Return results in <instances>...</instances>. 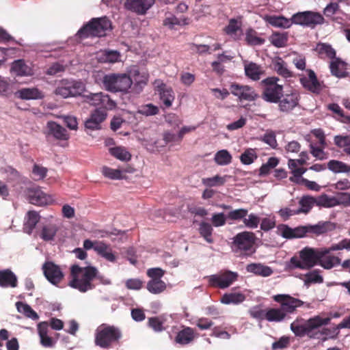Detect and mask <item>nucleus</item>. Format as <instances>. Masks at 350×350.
I'll use <instances>...</instances> for the list:
<instances>
[{
  "label": "nucleus",
  "instance_id": "obj_13",
  "mask_svg": "<svg viewBox=\"0 0 350 350\" xmlns=\"http://www.w3.org/2000/svg\"><path fill=\"white\" fill-rule=\"evenodd\" d=\"M273 299L280 304V308L286 317L294 313L297 308L303 306L304 301L287 294H278L272 297Z\"/></svg>",
  "mask_w": 350,
  "mask_h": 350
},
{
  "label": "nucleus",
  "instance_id": "obj_55",
  "mask_svg": "<svg viewBox=\"0 0 350 350\" xmlns=\"http://www.w3.org/2000/svg\"><path fill=\"white\" fill-rule=\"evenodd\" d=\"M103 174L112 180H120L123 178L122 172L120 170L112 169L105 166L102 168Z\"/></svg>",
  "mask_w": 350,
  "mask_h": 350
},
{
  "label": "nucleus",
  "instance_id": "obj_33",
  "mask_svg": "<svg viewBox=\"0 0 350 350\" xmlns=\"http://www.w3.org/2000/svg\"><path fill=\"white\" fill-rule=\"evenodd\" d=\"M133 83L134 82L136 88L141 90L145 86L148 81V73L145 70H139L138 69L133 70Z\"/></svg>",
  "mask_w": 350,
  "mask_h": 350
},
{
  "label": "nucleus",
  "instance_id": "obj_8",
  "mask_svg": "<svg viewBox=\"0 0 350 350\" xmlns=\"http://www.w3.org/2000/svg\"><path fill=\"white\" fill-rule=\"evenodd\" d=\"M103 83L107 91L127 92L133 84V80L126 74H109L103 77Z\"/></svg>",
  "mask_w": 350,
  "mask_h": 350
},
{
  "label": "nucleus",
  "instance_id": "obj_39",
  "mask_svg": "<svg viewBox=\"0 0 350 350\" xmlns=\"http://www.w3.org/2000/svg\"><path fill=\"white\" fill-rule=\"evenodd\" d=\"M327 168L334 173H349L350 165L338 160H330L327 164Z\"/></svg>",
  "mask_w": 350,
  "mask_h": 350
},
{
  "label": "nucleus",
  "instance_id": "obj_29",
  "mask_svg": "<svg viewBox=\"0 0 350 350\" xmlns=\"http://www.w3.org/2000/svg\"><path fill=\"white\" fill-rule=\"evenodd\" d=\"M95 252L109 262H113L116 260V257L113 253L110 245L103 241L97 243L95 247Z\"/></svg>",
  "mask_w": 350,
  "mask_h": 350
},
{
  "label": "nucleus",
  "instance_id": "obj_51",
  "mask_svg": "<svg viewBox=\"0 0 350 350\" xmlns=\"http://www.w3.org/2000/svg\"><path fill=\"white\" fill-rule=\"evenodd\" d=\"M110 154L116 159L121 161H129L131 158V154L123 147H115L109 149Z\"/></svg>",
  "mask_w": 350,
  "mask_h": 350
},
{
  "label": "nucleus",
  "instance_id": "obj_37",
  "mask_svg": "<svg viewBox=\"0 0 350 350\" xmlns=\"http://www.w3.org/2000/svg\"><path fill=\"white\" fill-rule=\"evenodd\" d=\"M327 109L332 111L333 116L342 122L350 123V116H345L342 109L337 103H329L327 106Z\"/></svg>",
  "mask_w": 350,
  "mask_h": 350
},
{
  "label": "nucleus",
  "instance_id": "obj_62",
  "mask_svg": "<svg viewBox=\"0 0 350 350\" xmlns=\"http://www.w3.org/2000/svg\"><path fill=\"white\" fill-rule=\"evenodd\" d=\"M260 217L255 214L251 213L248 215V218L243 219L244 224L249 228H256L258 227L260 223Z\"/></svg>",
  "mask_w": 350,
  "mask_h": 350
},
{
  "label": "nucleus",
  "instance_id": "obj_7",
  "mask_svg": "<svg viewBox=\"0 0 350 350\" xmlns=\"http://www.w3.org/2000/svg\"><path fill=\"white\" fill-rule=\"evenodd\" d=\"M280 79L278 77H269L261 81V98L269 103H276L284 92V87L278 83Z\"/></svg>",
  "mask_w": 350,
  "mask_h": 350
},
{
  "label": "nucleus",
  "instance_id": "obj_10",
  "mask_svg": "<svg viewBox=\"0 0 350 350\" xmlns=\"http://www.w3.org/2000/svg\"><path fill=\"white\" fill-rule=\"evenodd\" d=\"M300 98L299 92L296 90H291L286 93L283 92L280 100L276 103L278 110L284 114L291 113L299 106Z\"/></svg>",
  "mask_w": 350,
  "mask_h": 350
},
{
  "label": "nucleus",
  "instance_id": "obj_35",
  "mask_svg": "<svg viewBox=\"0 0 350 350\" xmlns=\"http://www.w3.org/2000/svg\"><path fill=\"white\" fill-rule=\"evenodd\" d=\"M40 215L35 211H29L27 212L25 222L24 224L25 232L28 234H31L36 226L40 221Z\"/></svg>",
  "mask_w": 350,
  "mask_h": 350
},
{
  "label": "nucleus",
  "instance_id": "obj_22",
  "mask_svg": "<svg viewBox=\"0 0 350 350\" xmlns=\"http://www.w3.org/2000/svg\"><path fill=\"white\" fill-rule=\"evenodd\" d=\"M156 88L159 94L160 99L165 107H170L174 100V94L172 89L167 87V85L162 82L157 85Z\"/></svg>",
  "mask_w": 350,
  "mask_h": 350
},
{
  "label": "nucleus",
  "instance_id": "obj_19",
  "mask_svg": "<svg viewBox=\"0 0 350 350\" xmlns=\"http://www.w3.org/2000/svg\"><path fill=\"white\" fill-rule=\"evenodd\" d=\"M300 82L305 88L314 94H319L323 89L315 72L312 70H308V77H301Z\"/></svg>",
  "mask_w": 350,
  "mask_h": 350
},
{
  "label": "nucleus",
  "instance_id": "obj_11",
  "mask_svg": "<svg viewBox=\"0 0 350 350\" xmlns=\"http://www.w3.org/2000/svg\"><path fill=\"white\" fill-rule=\"evenodd\" d=\"M83 90L84 85L82 82L63 79L57 85L54 93L62 98H68L80 95Z\"/></svg>",
  "mask_w": 350,
  "mask_h": 350
},
{
  "label": "nucleus",
  "instance_id": "obj_17",
  "mask_svg": "<svg viewBox=\"0 0 350 350\" xmlns=\"http://www.w3.org/2000/svg\"><path fill=\"white\" fill-rule=\"evenodd\" d=\"M154 3V0H126L124 5L129 11L138 15H144Z\"/></svg>",
  "mask_w": 350,
  "mask_h": 350
},
{
  "label": "nucleus",
  "instance_id": "obj_50",
  "mask_svg": "<svg viewBox=\"0 0 350 350\" xmlns=\"http://www.w3.org/2000/svg\"><path fill=\"white\" fill-rule=\"evenodd\" d=\"M57 229L55 225H47L43 226L40 237L45 241H49L54 239Z\"/></svg>",
  "mask_w": 350,
  "mask_h": 350
},
{
  "label": "nucleus",
  "instance_id": "obj_58",
  "mask_svg": "<svg viewBox=\"0 0 350 350\" xmlns=\"http://www.w3.org/2000/svg\"><path fill=\"white\" fill-rule=\"evenodd\" d=\"M103 92L98 93H90L83 96L85 102L93 106H98L100 105V100L102 99Z\"/></svg>",
  "mask_w": 350,
  "mask_h": 350
},
{
  "label": "nucleus",
  "instance_id": "obj_1",
  "mask_svg": "<svg viewBox=\"0 0 350 350\" xmlns=\"http://www.w3.org/2000/svg\"><path fill=\"white\" fill-rule=\"evenodd\" d=\"M336 224L331 221H319L315 225L300 226L295 228L286 224L278 226L280 234L287 239L302 238L306 236H319L335 230Z\"/></svg>",
  "mask_w": 350,
  "mask_h": 350
},
{
  "label": "nucleus",
  "instance_id": "obj_27",
  "mask_svg": "<svg viewBox=\"0 0 350 350\" xmlns=\"http://www.w3.org/2000/svg\"><path fill=\"white\" fill-rule=\"evenodd\" d=\"M273 68L278 75L284 79L293 77V72L288 68L287 64L281 57H277L273 62Z\"/></svg>",
  "mask_w": 350,
  "mask_h": 350
},
{
  "label": "nucleus",
  "instance_id": "obj_2",
  "mask_svg": "<svg viewBox=\"0 0 350 350\" xmlns=\"http://www.w3.org/2000/svg\"><path fill=\"white\" fill-rule=\"evenodd\" d=\"M98 270L94 267H81L73 265L70 267L68 285L81 293H85L94 288L92 282L96 277Z\"/></svg>",
  "mask_w": 350,
  "mask_h": 350
},
{
  "label": "nucleus",
  "instance_id": "obj_31",
  "mask_svg": "<svg viewBox=\"0 0 350 350\" xmlns=\"http://www.w3.org/2000/svg\"><path fill=\"white\" fill-rule=\"evenodd\" d=\"M244 69L245 75L254 81L259 80L264 73L261 66L254 62L245 64Z\"/></svg>",
  "mask_w": 350,
  "mask_h": 350
},
{
  "label": "nucleus",
  "instance_id": "obj_25",
  "mask_svg": "<svg viewBox=\"0 0 350 350\" xmlns=\"http://www.w3.org/2000/svg\"><path fill=\"white\" fill-rule=\"evenodd\" d=\"M265 20L273 27L284 29L289 28L293 24L292 18L288 19L283 16L267 15L265 16Z\"/></svg>",
  "mask_w": 350,
  "mask_h": 350
},
{
  "label": "nucleus",
  "instance_id": "obj_42",
  "mask_svg": "<svg viewBox=\"0 0 350 350\" xmlns=\"http://www.w3.org/2000/svg\"><path fill=\"white\" fill-rule=\"evenodd\" d=\"M301 208L297 211V213H308L314 204L317 205L316 198L310 196H303L299 202Z\"/></svg>",
  "mask_w": 350,
  "mask_h": 350
},
{
  "label": "nucleus",
  "instance_id": "obj_20",
  "mask_svg": "<svg viewBox=\"0 0 350 350\" xmlns=\"http://www.w3.org/2000/svg\"><path fill=\"white\" fill-rule=\"evenodd\" d=\"M15 96L23 100H36L44 97L43 92L37 88H21L15 92Z\"/></svg>",
  "mask_w": 350,
  "mask_h": 350
},
{
  "label": "nucleus",
  "instance_id": "obj_45",
  "mask_svg": "<svg viewBox=\"0 0 350 350\" xmlns=\"http://www.w3.org/2000/svg\"><path fill=\"white\" fill-rule=\"evenodd\" d=\"M323 255L326 256L329 253L334 252V251H338V250H350V239H343L338 243L332 244L328 248H321Z\"/></svg>",
  "mask_w": 350,
  "mask_h": 350
},
{
  "label": "nucleus",
  "instance_id": "obj_47",
  "mask_svg": "<svg viewBox=\"0 0 350 350\" xmlns=\"http://www.w3.org/2000/svg\"><path fill=\"white\" fill-rule=\"evenodd\" d=\"M270 42L278 48L283 47L288 42V33L274 32L270 37Z\"/></svg>",
  "mask_w": 350,
  "mask_h": 350
},
{
  "label": "nucleus",
  "instance_id": "obj_12",
  "mask_svg": "<svg viewBox=\"0 0 350 350\" xmlns=\"http://www.w3.org/2000/svg\"><path fill=\"white\" fill-rule=\"evenodd\" d=\"M293 23L305 26H314L324 23L323 16L319 12L306 11L292 16Z\"/></svg>",
  "mask_w": 350,
  "mask_h": 350
},
{
  "label": "nucleus",
  "instance_id": "obj_61",
  "mask_svg": "<svg viewBox=\"0 0 350 350\" xmlns=\"http://www.w3.org/2000/svg\"><path fill=\"white\" fill-rule=\"evenodd\" d=\"M334 144L340 148L346 149L350 147V135H336L334 137Z\"/></svg>",
  "mask_w": 350,
  "mask_h": 350
},
{
  "label": "nucleus",
  "instance_id": "obj_43",
  "mask_svg": "<svg viewBox=\"0 0 350 350\" xmlns=\"http://www.w3.org/2000/svg\"><path fill=\"white\" fill-rule=\"evenodd\" d=\"M341 262V259L337 256H323L318 260L317 264L320 265L324 269H330L336 265H340Z\"/></svg>",
  "mask_w": 350,
  "mask_h": 350
},
{
  "label": "nucleus",
  "instance_id": "obj_54",
  "mask_svg": "<svg viewBox=\"0 0 350 350\" xmlns=\"http://www.w3.org/2000/svg\"><path fill=\"white\" fill-rule=\"evenodd\" d=\"M320 271L314 269L305 275L304 283L306 285H309L312 283L321 284L323 282V278L320 275Z\"/></svg>",
  "mask_w": 350,
  "mask_h": 350
},
{
  "label": "nucleus",
  "instance_id": "obj_5",
  "mask_svg": "<svg viewBox=\"0 0 350 350\" xmlns=\"http://www.w3.org/2000/svg\"><path fill=\"white\" fill-rule=\"evenodd\" d=\"M122 336L119 327L103 323L96 329L94 344L103 349H110L119 342Z\"/></svg>",
  "mask_w": 350,
  "mask_h": 350
},
{
  "label": "nucleus",
  "instance_id": "obj_6",
  "mask_svg": "<svg viewBox=\"0 0 350 350\" xmlns=\"http://www.w3.org/2000/svg\"><path fill=\"white\" fill-rule=\"evenodd\" d=\"M255 234L252 232L243 231L237 234L232 239L230 247L233 252L239 256H251L255 252Z\"/></svg>",
  "mask_w": 350,
  "mask_h": 350
},
{
  "label": "nucleus",
  "instance_id": "obj_56",
  "mask_svg": "<svg viewBox=\"0 0 350 350\" xmlns=\"http://www.w3.org/2000/svg\"><path fill=\"white\" fill-rule=\"evenodd\" d=\"M257 154L254 149L245 150L240 156V160L243 164L250 165L257 159Z\"/></svg>",
  "mask_w": 350,
  "mask_h": 350
},
{
  "label": "nucleus",
  "instance_id": "obj_15",
  "mask_svg": "<svg viewBox=\"0 0 350 350\" xmlns=\"http://www.w3.org/2000/svg\"><path fill=\"white\" fill-rule=\"evenodd\" d=\"M323 256L324 255L322 249L317 250L306 247L299 252V258L306 269H310L317 265L318 260Z\"/></svg>",
  "mask_w": 350,
  "mask_h": 350
},
{
  "label": "nucleus",
  "instance_id": "obj_59",
  "mask_svg": "<svg viewBox=\"0 0 350 350\" xmlns=\"http://www.w3.org/2000/svg\"><path fill=\"white\" fill-rule=\"evenodd\" d=\"M248 211L245 208H239L230 211L227 215V218L233 221H240L244 219L247 215Z\"/></svg>",
  "mask_w": 350,
  "mask_h": 350
},
{
  "label": "nucleus",
  "instance_id": "obj_32",
  "mask_svg": "<svg viewBox=\"0 0 350 350\" xmlns=\"http://www.w3.org/2000/svg\"><path fill=\"white\" fill-rule=\"evenodd\" d=\"M194 339V331L191 327H185L179 331L175 338V341L182 345L190 343Z\"/></svg>",
  "mask_w": 350,
  "mask_h": 350
},
{
  "label": "nucleus",
  "instance_id": "obj_9",
  "mask_svg": "<svg viewBox=\"0 0 350 350\" xmlns=\"http://www.w3.org/2000/svg\"><path fill=\"white\" fill-rule=\"evenodd\" d=\"M239 274L229 270L221 271L217 274L207 277L208 286L213 288L225 289L237 280Z\"/></svg>",
  "mask_w": 350,
  "mask_h": 350
},
{
  "label": "nucleus",
  "instance_id": "obj_64",
  "mask_svg": "<svg viewBox=\"0 0 350 350\" xmlns=\"http://www.w3.org/2000/svg\"><path fill=\"white\" fill-rule=\"evenodd\" d=\"M211 221L215 227L223 226L226 223V217L223 213H215L213 215Z\"/></svg>",
  "mask_w": 350,
  "mask_h": 350
},
{
  "label": "nucleus",
  "instance_id": "obj_18",
  "mask_svg": "<svg viewBox=\"0 0 350 350\" xmlns=\"http://www.w3.org/2000/svg\"><path fill=\"white\" fill-rule=\"evenodd\" d=\"M107 116V111L101 109L94 110L90 117L85 122V127L92 131L101 129V124L105 121Z\"/></svg>",
  "mask_w": 350,
  "mask_h": 350
},
{
  "label": "nucleus",
  "instance_id": "obj_28",
  "mask_svg": "<svg viewBox=\"0 0 350 350\" xmlns=\"http://www.w3.org/2000/svg\"><path fill=\"white\" fill-rule=\"evenodd\" d=\"M0 286L2 287H16L17 286L16 276L11 270L0 271Z\"/></svg>",
  "mask_w": 350,
  "mask_h": 350
},
{
  "label": "nucleus",
  "instance_id": "obj_21",
  "mask_svg": "<svg viewBox=\"0 0 350 350\" xmlns=\"http://www.w3.org/2000/svg\"><path fill=\"white\" fill-rule=\"evenodd\" d=\"M48 135H52L59 140H67L69 135L65 128L53 121L48 122L46 124Z\"/></svg>",
  "mask_w": 350,
  "mask_h": 350
},
{
  "label": "nucleus",
  "instance_id": "obj_38",
  "mask_svg": "<svg viewBox=\"0 0 350 350\" xmlns=\"http://www.w3.org/2000/svg\"><path fill=\"white\" fill-rule=\"evenodd\" d=\"M29 201L37 206H43L48 203L46 196L40 189L31 190L29 193Z\"/></svg>",
  "mask_w": 350,
  "mask_h": 350
},
{
  "label": "nucleus",
  "instance_id": "obj_34",
  "mask_svg": "<svg viewBox=\"0 0 350 350\" xmlns=\"http://www.w3.org/2000/svg\"><path fill=\"white\" fill-rule=\"evenodd\" d=\"M246 269L248 272L253 273L262 277H268L273 273V271L271 267L257 263H251L248 265Z\"/></svg>",
  "mask_w": 350,
  "mask_h": 350
},
{
  "label": "nucleus",
  "instance_id": "obj_60",
  "mask_svg": "<svg viewBox=\"0 0 350 350\" xmlns=\"http://www.w3.org/2000/svg\"><path fill=\"white\" fill-rule=\"evenodd\" d=\"M116 107V102L112 100L109 95L103 93L98 109H104L106 111L107 110H112Z\"/></svg>",
  "mask_w": 350,
  "mask_h": 350
},
{
  "label": "nucleus",
  "instance_id": "obj_4",
  "mask_svg": "<svg viewBox=\"0 0 350 350\" xmlns=\"http://www.w3.org/2000/svg\"><path fill=\"white\" fill-rule=\"evenodd\" d=\"M111 29V21L107 16L92 18L82 26L77 31V36L80 39L100 38L105 36Z\"/></svg>",
  "mask_w": 350,
  "mask_h": 350
},
{
  "label": "nucleus",
  "instance_id": "obj_3",
  "mask_svg": "<svg viewBox=\"0 0 350 350\" xmlns=\"http://www.w3.org/2000/svg\"><path fill=\"white\" fill-rule=\"evenodd\" d=\"M330 321L329 317L322 318L320 316H315L308 320L297 317L291 323L290 328L296 337L303 338L307 336L310 338H319L317 329L329 324Z\"/></svg>",
  "mask_w": 350,
  "mask_h": 350
},
{
  "label": "nucleus",
  "instance_id": "obj_48",
  "mask_svg": "<svg viewBox=\"0 0 350 350\" xmlns=\"http://www.w3.org/2000/svg\"><path fill=\"white\" fill-rule=\"evenodd\" d=\"M213 230V228L210 224L205 221L200 223L199 233L209 243L213 242V239L212 238Z\"/></svg>",
  "mask_w": 350,
  "mask_h": 350
},
{
  "label": "nucleus",
  "instance_id": "obj_40",
  "mask_svg": "<svg viewBox=\"0 0 350 350\" xmlns=\"http://www.w3.org/2000/svg\"><path fill=\"white\" fill-rule=\"evenodd\" d=\"M16 307L18 312L23 314L26 317L36 321L39 319L38 314L27 304L21 301L16 303Z\"/></svg>",
  "mask_w": 350,
  "mask_h": 350
},
{
  "label": "nucleus",
  "instance_id": "obj_52",
  "mask_svg": "<svg viewBox=\"0 0 350 350\" xmlns=\"http://www.w3.org/2000/svg\"><path fill=\"white\" fill-rule=\"evenodd\" d=\"M241 19L231 18L229 20L228 25L224 27V31L227 35L232 36L241 29Z\"/></svg>",
  "mask_w": 350,
  "mask_h": 350
},
{
  "label": "nucleus",
  "instance_id": "obj_26",
  "mask_svg": "<svg viewBox=\"0 0 350 350\" xmlns=\"http://www.w3.org/2000/svg\"><path fill=\"white\" fill-rule=\"evenodd\" d=\"M48 327V323L43 321L38 325V331L41 345L45 347H51L53 346L54 342L53 338L47 335Z\"/></svg>",
  "mask_w": 350,
  "mask_h": 350
},
{
  "label": "nucleus",
  "instance_id": "obj_23",
  "mask_svg": "<svg viewBox=\"0 0 350 350\" xmlns=\"http://www.w3.org/2000/svg\"><path fill=\"white\" fill-rule=\"evenodd\" d=\"M236 289L237 288H233L231 292L224 293L221 297L220 301L226 305H238L243 302L246 298L245 295L241 292L236 291Z\"/></svg>",
  "mask_w": 350,
  "mask_h": 350
},
{
  "label": "nucleus",
  "instance_id": "obj_49",
  "mask_svg": "<svg viewBox=\"0 0 350 350\" xmlns=\"http://www.w3.org/2000/svg\"><path fill=\"white\" fill-rule=\"evenodd\" d=\"M232 156L226 150L218 151L214 157L215 163L219 165H226L232 162Z\"/></svg>",
  "mask_w": 350,
  "mask_h": 350
},
{
  "label": "nucleus",
  "instance_id": "obj_44",
  "mask_svg": "<svg viewBox=\"0 0 350 350\" xmlns=\"http://www.w3.org/2000/svg\"><path fill=\"white\" fill-rule=\"evenodd\" d=\"M146 288L152 294H159L165 290L166 284L161 280H150L147 283Z\"/></svg>",
  "mask_w": 350,
  "mask_h": 350
},
{
  "label": "nucleus",
  "instance_id": "obj_53",
  "mask_svg": "<svg viewBox=\"0 0 350 350\" xmlns=\"http://www.w3.org/2000/svg\"><path fill=\"white\" fill-rule=\"evenodd\" d=\"M317 206L331 208L336 206L335 197H330L327 194H322L316 198Z\"/></svg>",
  "mask_w": 350,
  "mask_h": 350
},
{
  "label": "nucleus",
  "instance_id": "obj_24",
  "mask_svg": "<svg viewBox=\"0 0 350 350\" xmlns=\"http://www.w3.org/2000/svg\"><path fill=\"white\" fill-rule=\"evenodd\" d=\"M347 66L346 62L337 57L332 60L329 64L332 75L337 77H345L347 76Z\"/></svg>",
  "mask_w": 350,
  "mask_h": 350
},
{
  "label": "nucleus",
  "instance_id": "obj_14",
  "mask_svg": "<svg viewBox=\"0 0 350 350\" xmlns=\"http://www.w3.org/2000/svg\"><path fill=\"white\" fill-rule=\"evenodd\" d=\"M42 270L46 278L54 285L59 284L64 278L61 268L53 262H45L42 265Z\"/></svg>",
  "mask_w": 350,
  "mask_h": 350
},
{
  "label": "nucleus",
  "instance_id": "obj_63",
  "mask_svg": "<svg viewBox=\"0 0 350 350\" xmlns=\"http://www.w3.org/2000/svg\"><path fill=\"white\" fill-rule=\"evenodd\" d=\"M336 199V206L343 205L344 206H350V193H339Z\"/></svg>",
  "mask_w": 350,
  "mask_h": 350
},
{
  "label": "nucleus",
  "instance_id": "obj_57",
  "mask_svg": "<svg viewBox=\"0 0 350 350\" xmlns=\"http://www.w3.org/2000/svg\"><path fill=\"white\" fill-rule=\"evenodd\" d=\"M225 178L219 175H216L211 178H204L202 183L204 185L209 187L223 185L225 183Z\"/></svg>",
  "mask_w": 350,
  "mask_h": 350
},
{
  "label": "nucleus",
  "instance_id": "obj_16",
  "mask_svg": "<svg viewBox=\"0 0 350 350\" xmlns=\"http://www.w3.org/2000/svg\"><path fill=\"white\" fill-rule=\"evenodd\" d=\"M230 93L237 96L240 100L253 101L257 98L254 90L248 85L233 83L230 86Z\"/></svg>",
  "mask_w": 350,
  "mask_h": 350
},
{
  "label": "nucleus",
  "instance_id": "obj_36",
  "mask_svg": "<svg viewBox=\"0 0 350 350\" xmlns=\"http://www.w3.org/2000/svg\"><path fill=\"white\" fill-rule=\"evenodd\" d=\"M265 320L269 322H282L286 319V314L281 308H269L267 309Z\"/></svg>",
  "mask_w": 350,
  "mask_h": 350
},
{
  "label": "nucleus",
  "instance_id": "obj_46",
  "mask_svg": "<svg viewBox=\"0 0 350 350\" xmlns=\"http://www.w3.org/2000/svg\"><path fill=\"white\" fill-rule=\"evenodd\" d=\"M245 40L249 45H262L265 43V39L258 36L257 32L253 29H248L245 33Z\"/></svg>",
  "mask_w": 350,
  "mask_h": 350
},
{
  "label": "nucleus",
  "instance_id": "obj_30",
  "mask_svg": "<svg viewBox=\"0 0 350 350\" xmlns=\"http://www.w3.org/2000/svg\"><path fill=\"white\" fill-rule=\"evenodd\" d=\"M315 51L321 59L328 58L333 60L336 58V51L329 44L319 43L316 46Z\"/></svg>",
  "mask_w": 350,
  "mask_h": 350
},
{
  "label": "nucleus",
  "instance_id": "obj_41",
  "mask_svg": "<svg viewBox=\"0 0 350 350\" xmlns=\"http://www.w3.org/2000/svg\"><path fill=\"white\" fill-rule=\"evenodd\" d=\"M12 70L18 76H27L31 75V68L25 64L23 59L14 61L12 65Z\"/></svg>",
  "mask_w": 350,
  "mask_h": 350
}]
</instances>
